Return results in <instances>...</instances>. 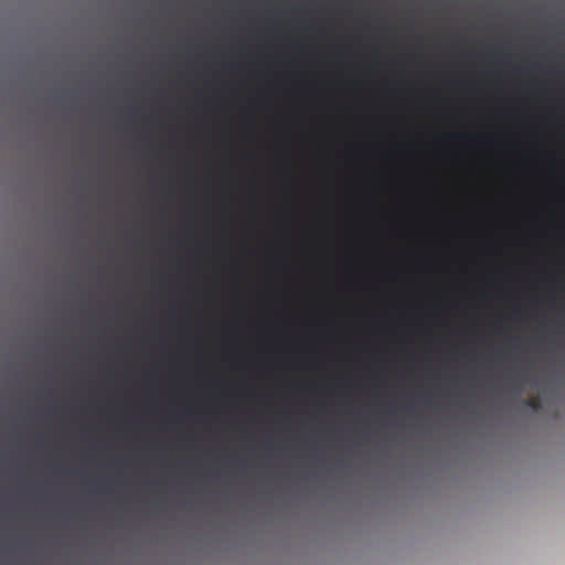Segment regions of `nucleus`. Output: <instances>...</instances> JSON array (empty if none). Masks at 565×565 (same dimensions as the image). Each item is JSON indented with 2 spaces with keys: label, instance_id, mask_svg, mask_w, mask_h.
<instances>
[{
  "label": "nucleus",
  "instance_id": "8",
  "mask_svg": "<svg viewBox=\"0 0 565 565\" xmlns=\"http://www.w3.org/2000/svg\"><path fill=\"white\" fill-rule=\"evenodd\" d=\"M333 110H350V109L335 108ZM358 110H414V109H358ZM420 110H428V109H420ZM503 110H529V109H503Z\"/></svg>",
  "mask_w": 565,
  "mask_h": 565
},
{
  "label": "nucleus",
  "instance_id": "7",
  "mask_svg": "<svg viewBox=\"0 0 565 565\" xmlns=\"http://www.w3.org/2000/svg\"><path fill=\"white\" fill-rule=\"evenodd\" d=\"M230 71L233 77H236V75L242 71V65L237 62H232L230 64Z\"/></svg>",
  "mask_w": 565,
  "mask_h": 565
},
{
  "label": "nucleus",
  "instance_id": "6",
  "mask_svg": "<svg viewBox=\"0 0 565 565\" xmlns=\"http://www.w3.org/2000/svg\"><path fill=\"white\" fill-rule=\"evenodd\" d=\"M525 406L539 411L541 409V401H539L536 397H531L524 401Z\"/></svg>",
  "mask_w": 565,
  "mask_h": 565
},
{
  "label": "nucleus",
  "instance_id": "3",
  "mask_svg": "<svg viewBox=\"0 0 565 565\" xmlns=\"http://www.w3.org/2000/svg\"><path fill=\"white\" fill-rule=\"evenodd\" d=\"M391 83L394 85V86H398V87H411L412 86V82H411V74L404 72V71H401L396 74V76L391 81Z\"/></svg>",
  "mask_w": 565,
  "mask_h": 565
},
{
  "label": "nucleus",
  "instance_id": "1",
  "mask_svg": "<svg viewBox=\"0 0 565 565\" xmlns=\"http://www.w3.org/2000/svg\"><path fill=\"white\" fill-rule=\"evenodd\" d=\"M536 68L533 63H525L521 68H518L510 82H504L500 78V74L492 70H481L475 77H462L455 75H439L437 76L441 86L447 88L458 89H477V88H501L509 86L518 90H544L548 88V83L545 78L533 73Z\"/></svg>",
  "mask_w": 565,
  "mask_h": 565
},
{
  "label": "nucleus",
  "instance_id": "9",
  "mask_svg": "<svg viewBox=\"0 0 565 565\" xmlns=\"http://www.w3.org/2000/svg\"><path fill=\"white\" fill-rule=\"evenodd\" d=\"M366 78V75L363 73V74H354V75H351L350 76V82H354V83H358V82H362Z\"/></svg>",
  "mask_w": 565,
  "mask_h": 565
},
{
  "label": "nucleus",
  "instance_id": "4",
  "mask_svg": "<svg viewBox=\"0 0 565 565\" xmlns=\"http://www.w3.org/2000/svg\"><path fill=\"white\" fill-rule=\"evenodd\" d=\"M246 72L249 78L257 81L262 79V75L254 64H248L246 67Z\"/></svg>",
  "mask_w": 565,
  "mask_h": 565
},
{
  "label": "nucleus",
  "instance_id": "2",
  "mask_svg": "<svg viewBox=\"0 0 565 565\" xmlns=\"http://www.w3.org/2000/svg\"><path fill=\"white\" fill-rule=\"evenodd\" d=\"M225 106H541L540 104H225ZM548 106H565L550 104Z\"/></svg>",
  "mask_w": 565,
  "mask_h": 565
},
{
  "label": "nucleus",
  "instance_id": "5",
  "mask_svg": "<svg viewBox=\"0 0 565 565\" xmlns=\"http://www.w3.org/2000/svg\"><path fill=\"white\" fill-rule=\"evenodd\" d=\"M555 86L559 90L565 92V67L557 72V79L555 81Z\"/></svg>",
  "mask_w": 565,
  "mask_h": 565
}]
</instances>
